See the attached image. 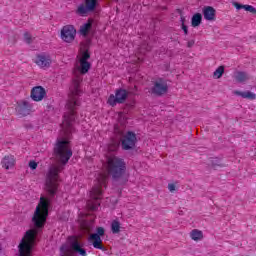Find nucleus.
Listing matches in <instances>:
<instances>
[{"mask_svg":"<svg viewBox=\"0 0 256 256\" xmlns=\"http://www.w3.org/2000/svg\"><path fill=\"white\" fill-rule=\"evenodd\" d=\"M90 58L91 55H89V52H83L82 57L79 60L80 65L76 66L73 71L74 79L70 87V94L66 103V109L68 111L64 114V120L61 125L63 136L66 139H69L71 133H73V123H75V110L80 105V85L81 81H83V75H85V73H88L91 69V63H89Z\"/></svg>","mask_w":256,"mask_h":256,"instance_id":"obj_1","label":"nucleus"},{"mask_svg":"<svg viewBox=\"0 0 256 256\" xmlns=\"http://www.w3.org/2000/svg\"><path fill=\"white\" fill-rule=\"evenodd\" d=\"M107 185V175L99 174L96 179L92 190L90 191V200L87 202V207L90 211H97L101 205L103 198V187Z\"/></svg>","mask_w":256,"mask_h":256,"instance_id":"obj_2","label":"nucleus"},{"mask_svg":"<svg viewBox=\"0 0 256 256\" xmlns=\"http://www.w3.org/2000/svg\"><path fill=\"white\" fill-rule=\"evenodd\" d=\"M64 167L61 164L51 165L46 173L45 189L52 197L59 189V173L63 171Z\"/></svg>","mask_w":256,"mask_h":256,"instance_id":"obj_3","label":"nucleus"},{"mask_svg":"<svg viewBox=\"0 0 256 256\" xmlns=\"http://www.w3.org/2000/svg\"><path fill=\"white\" fill-rule=\"evenodd\" d=\"M107 171L112 179H121L127 172V164L125 160L115 155L107 156Z\"/></svg>","mask_w":256,"mask_h":256,"instance_id":"obj_4","label":"nucleus"},{"mask_svg":"<svg viewBox=\"0 0 256 256\" xmlns=\"http://www.w3.org/2000/svg\"><path fill=\"white\" fill-rule=\"evenodd\" d=\"M51 201L45 197L40 198V203L36 207L32 221L36 229H41L47 221V215H49V205Z\"/></svg>","mask_w":256,"mask_h":256,"instance_id":"obj_5","label":"nucleus"},{"mask_svg":"<svg viewBox=\"0 0 256 256\" xmlns=\"http://www.w3.org/2000/svg\"><path fill=\"white\" fill-rule=\"evenodd\" d=\"M54 153L60 164L67 165V163H69V159L73 157V150H71L69 140L58 139L54 147Z\"/></svg>","mask_w":256,"mask_h":256,"instance_id":"obj_6","label":"nucleus"},{"mask_svg":"<svg viewBox=\"0 0 256 256\" xmlns=\"http://www.w3.org/2000/svg\"><path fill=\"white\" fill-rule=\"evenodd\" d=\"M38 234V229H30L25 233L24 237L22 238L18 246L20 256L31 255V251H33V247H35V241L37 239Z\"/></svg>","mask_w":256,"mask_h":256,"instance_id":"obj_7","label":"nucleus"},{"mask_svg":"<svg viewBox=\"0 0 256 256\" xmlns=\"http://www.w3.org/2000/svg\"><path fill=\"white\" fill-rule=\"evenodd\" d=\"M127 97H129V92H127V90L125 89H117L115 91V95L111 94L108 97V105H110L111 107H115L118 104H122L124 101H127Z\"/></svg>","mask_w":256,"mask_h":256,"instance_id":"obj_8","label":"nucleus"},{"mask_svg":"<svg viewBox=\"0 0 256 256\" xmlns=\"http://www.w3.org/2000/svg\"><path fill=\"white\" fill-rule=\"evenodd\" d=\"M105 236V228L98 227L96 233H93L89 236L88 242L94 247V249H100L103 251V240L101 237Z\"/></svg>","mask_w":256,"mask_h":256,"instance_id":"obj_9","label":"nucleus"},{"mask_svg":"<svg viewBox=\"0 0 256 256\" xmlns=\"http://www.w3.org/2000/svg\"><path fill=\"white\" fill-rule=\"evenodd\" d=\"M137 145V134L135 132L128 131L122 136L121 146L124 151L135 149Z\"/></svg>","mask_w":256,"mask_h":256,"instance_id":"obj_10","label":"nucleus"},{"mask_svg":"<svg viewBox=\"0 0 256 256\" xmlns=\"http://www.w3.org/2000/svg\"><path fill=\"white\" fill-rule=\"evenodd\" d=\"M167 91H169L167 81L161 78L156 80L153 87L151 88V92L153 93V95H157L158 97H161V95H165Z\"/></svg>","mask_w":256,"mask_h":256,"instance_id":"obj_11","label":"nucleus"},{"mask_svg":"<svg viewBox=\"0 0 256 256\" xmlns=\"http://www.w3.org/2000/svg\"><path fill=\"white\" fill-rule=\"evenodd\" d=\"M77 35V30L75 27L71 25H66L61 30V39L65 41V43H73L75 41V37Z\"/></svg>","mask_w":256,"mask_h":256,"instance_id":"obj_12","label":"nucleus"},{"mask_svg":"<svg viewBox=\"0 0 256 256\" xmlns=\"http://www.w3.org/2000/svg\"><path fill=\"white\" fill-rule=\"evenodd\" d=\"M97 7V0H85V4L78 6L77 13L82 17H85L89 12L95 11Z\"/></svg>","mask_w":256,"mask_h":256,"instance_id":"obj_13","label":"nucleus"},{"mask_svg":"<svg viewBox=\"0 0 256 256\" xmlns=\"http://www.w3.org/2000/svg\"><path fill=\"white\" fill-rule=\"evenodd\" d=\"M35 63L40 67V69H49L53 60L49 54L41 53L36 56Z\"/></svg>","mask_w":256,"mask_h":256,"instance_id":"obj_14","label":"nucleus"},{"mask_svg":"<svg viewBox=\"0 0 256 256\" xmlns=\"http://www.w3.org/2000/svg\"><path fill=\"white\" fill-rule=\"evenodd\" d=\"M33 109V105L29 103L27 100H22L18 102V105L16 107V112L20 117H27L31 113V110Z\"/></svg>","mask_w":256,"mask_h":256,"instance_id":"obj_15","label":"nucleus"},{"mask_svg":"<svg viewBox=\"0 0 256 256\" xmlns=\"http://www.w3.org/2000/svg\"><path fill=\"white\" fill-rule=\"evenodd\" d=\"M30 97L32 101H43V99L47 97V91L45 90V88H43V86H35L31 90Z\"/></svg>","mask_w":256,"mask_h":256,"instance_id":"obj_16","label":"nucleus"},{"mask_svg":"<svg viewBox=\"0 0 256 256\" xmlns=\"http://www.w3.org/2000/svg\"><path fill=\"white\" fill-rule=\"evenodd\" d=\"M69 243L72 251L79 253V255L87 256V251L82 248L81 242H79V239H77L76 236H70Z\"/></svg>","mask_w":256,"mask_h":256,"instance_id":"obj_17","label":"nucleus"},{"mask_svg":"<svg viewBox=\"0 0 256 256\" xmlns=\"http://www.w3.org/2000/svg\"><path fill=\"white\" fill-rule=\"evenodd\" d=\"M215 13V8L211 6L204 7L203 9V15L206 21H215Z\"/></svg>","mask_w":256,"mask_h":256,"instance_id":"obj_18","label":"nucleus"},{"mask_svg":"<svg viewBox=\"0 0 256 256\" xmlns=\"http://www.w3.org/2000/svg\"><path fill=\"white\" fill-rule=\"evenodd\" d=\"M2 167L4 169H13L15 167V156H5L2 160Z\"/></svg>","mask_w":256,"mask_h":256,"instance_id":"obj_19","label":"nucleus"},{"mask_svg":"<svg viewBox=\"0 0 256 256\" xmlns=\"http://www.w3.org/2000/svg\"><path fill=\"white\" fill-rule=\"evenodd\" d=\"M233 93L238 97H242V99H250V101H253L256 99V94L251 91L241 92V91L235 90Z\"/></svg>","mask_w":256,"mask_h":256,"instance_id":"obj_20","label":"nucleus"},{"mask_svg":"<svg viewBox=\"0 0 256 256\" xmlns=\"http://www.w3.org/2000/svg\"><path fill=\"white\" fill-rule=\"evenodd\" d=\"M234 79L238 83H245V81H249V75L245 72L238 71L234 74Z\"/></svg>","mask_w":256,"mask_h":256,"instance_id":"obj_21","label":"nucleus"},{"mask_svg":"<svg viewBox=\"0 0 256 256\" xmlns=\"http://www.w3.org/2000/svg\"><path fill=\"white\" fill-rule=\"evenodd\" d=\"M93 26V21L89 20L87 23L83 24L80 27V33L84 37H87L89 31H91V27Z\"/></svg>","mask_w":256,"mask_h":256,"instance_id":"obj_22","label":"nucleus"},{"mask_svg":"<svg viewBox=\"0 0 256 256\" xmlns=\"http://www.w3.org/2000/svg\"><path fill=\"white\" fill-rule=\"evenodd\" d=\"M190 237L193 241H201V239H203V232L201 230L194 229L190 232Z\"/></svg>","mask_w":256,"mask_h":256,"instance_id":"obj_23","label":"nucleus"},{"mask_svg":"<svg viewBox=\"0 0 256 256\" xmlns=\"http://www.w3.org/2000/svg\"><path fill=\"white\" fill-rule=\"evenodd\" d=\"M201 21H203V16L201 13H196L192 16V27H199L201 25Z\"/></svg>","mask_w":256,"mask_h":256,"instance_id":"obj_24","label":"nucleus"},{"mask_svg":"<svg viewBox=\"0 0 256 256\" xmlns=\"http://www.w3.org/2000/svg\"><path fill=\"white\" fill-rule=\"evenodd\" d=\"M111 231L114 235H117V233H121V222H119V220L112 221Z\"/></svg>","mask_w":256,"mask_h":256,"instance_id":"obj_25","label":"nucleus"},{"mask_svg":"<svg viewBox=\"0 0 256 256\" xmlns=\"http://www.w3.org/2000/svg\"><path fill=\"white\" fill-rule=\"evenodd\" d=\"M223 73H225V68L223 66H219L214 71V77H216V79H221V77H223Z\"/></svg>","mask_w":256,"mask_h":256,"instance_id":"obj_26","label":"nucleus"},{"mask_svg":"<svg viewBox=\"0 0 256 256\" xmlns=\"http://www.w3.org/2000/svg\"><path fill=\"white\" fill-rule=\"evenodd\" d=\"M126 123H127V119H124V121L120 123L122 128H119V125H116L114 128L115 133H117L118 135H123V129H125Z\"/></svg>","mask_w":256,"mask_h":256,"instance_id":"obj_27","label":"nucleus"},{"mask_svg":"<svg viewBox=\"0 0 256 256\" xmlns=\"http://www.w3.org/2000/svg\"><path fill=\"white\" fill-rule=\"evenodd\" d=\"M24 41H25V43H28V45L33 43V37L31 36V34L29 32L24 33Z\"/></svg>","mask_w":256,"mask_h":256,"instance_id":"obj_28","label":"nucleus"},{"mask_svg":"<svg viewBox=\"0 0 256 256\" xmlns=\"http://www.w3.org/2000/svg\"><path fill=\"white\" fill-rule=\"evenodd\" d=\"M118 147H119V144H117V142H112L108 146V151L115 152L118 149Z\"/></svg>","mask_w":256,"mask_h":256,"instance_id":"obj_29","label":"nucleus"},{"mask_svg":"<svg viewBox=\"0 0 256 256\" xmlns=\"http://www.w3.org/2000/svg\"><path fill=\"white\" fill-rule=\"evenodd\" d=\"M181 23H182V30L184 31V34L187 35L189 33V30L187 29V26L185 25V17H181Z\"/></svg>","mask_w":256,"mask_h":256,"instance_id":"obj_30","label":"nucleus"},{"mask_svg":"<svg viewBox=\"0 0 256 256\" xmlns=\"http://www.w3.org/2000/svg\"><path fill=\"white\" fill-rule=\"evenodd\" d=\"M243 9L245 10V11H249V13H255V7H253V6H251V5H244L243 6Z\"/></svg>","mask_w":256,"mask_h":256,"instance_id":"obj_31","label":"nucleus"},{"mask_svg":"<svg viewBox=\"0 0 256 256\" xmlns=\"http://www.w3.org/2000/svg\"><path fill=\"white\" fill-rule=\"evenodd\" d=\"M29 167H30V169H37V162H35V161H30L29 162Z\"/></svg>","mask_w":256,"mask_h":256,"instance_id":"obj_32","label":"nucleus"},{"mask_svg":"<svg viewBox=\"0 0 256 256\" xmlns=\"http://www.w3.org/2000/svg\"><path fill=\"white\" fill-rule=\"evenodd\" d=\"M233 5H234V7H236V9H238V10L243 9V7L245 6V5L239 4V3H237V2H234Z\"/></svg>","mask_w":256,"mask_h":256,"instance_id":"obj_33","label":"nucleus"},{"mask_svg":"<svg viewBox=\"0 0 256 256\" xmlns=\"http://www.w3.org/2000/svg\"><path fill=\"white\" fill-rule=\"evenodd\" d=\"M175 188H176L175 184H168V189L170 193H173L175 191Z\"/></svg>","mask_w":256,"mask_h":256,"instance_id":"obj_34","label":"nucleus"},{"mask_svg":"<svg viewBox=\"0 0 256 256\" xmlns=\"http://www.w3.org/2000/svg\"><path fill=\"white\" fill-rule=\"evenodd\" d=\"M191 45H193V43H191V42H188V47H191Z\"/></svg>","mask_w":256,"mask_h":256,"instance_id":"obj_35","label":"nucleus"},{"mask_svg":"<svg viewBox=\"0 0 256 256\" xmlns=\"http://www.w3.org/2000/svg\"><path fill=\"white\" fill-rule=\"evenodd\" d=\"M146 51H151V48H150V47H147V48H146Z\"/></svg>","mask_w":256,"mask_h":256,"instance_id":"obj_36","label":"nucleus"}]
</instances>
